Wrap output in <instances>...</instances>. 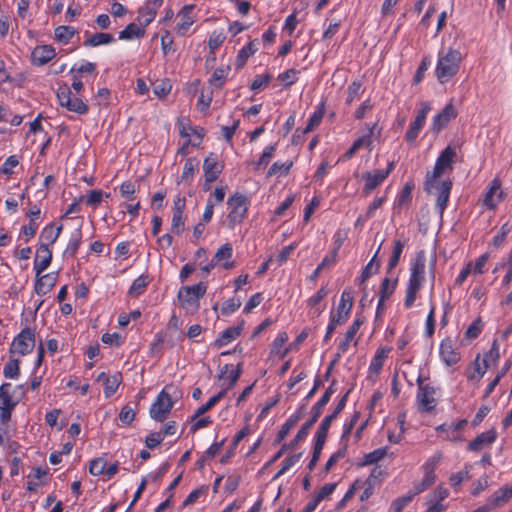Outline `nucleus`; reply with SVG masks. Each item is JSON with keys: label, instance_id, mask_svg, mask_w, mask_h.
Instances as JSON below:
<instances>
[{"label": "nucleus", "instance_id": "obj_1", "mask_svg": "<svg viewBox=\"0 0 512 512\" xmlns=\"http://www.w3.org/2000/svg\"><path fill=\"white\" fill-rule=\"evenodd\" d=\"M461 61L462 55L458 50L450 48L447 52L441 51L435 70L438 81L445 83L455 76L459 71Z\"/></svg>", "mask_w": 512, "mask_h": 512}, {"label": "nucleus", "instance_id": "obj_2", "mask_svg": "<svg viewBox=\"0 0 512 512\" xmlns=\"http://www.w3.org/2000/svg\"><path fill=\"white\" fill-rule=\"evenodd\" d=\"M456 156V151L451 146H447L438 156L434 169L428 172L424 183V190L431 193L435 181L440 178L446 171H452L453 162Z\"/></svg>", "mask_w": 512, "mask_h": 512}, {"label": "nucleus", "instance_id": "obj_3", "mask_svg": "<svg viewBox=\"0 0 512 512\" xmlns=\"http://www.w3.org/2000/svg\"><path fill=\"white\" fill-rule=\"evenodd\" d=\"M206 290L207 286L202 282L180 288L177 295L180 307L187 313H195L200 307V298L204 296Z\"/></svg>", "mask_w": 512, "mask_h": 512}, {"label": "nucleus", "instance_id": "obj_4", "mask_svg": "<svg viewBox=\"0 0 512 512\" xmlns=\"http://www.w3.org/2000/svg\"><path fill=\"white\" fill-rule=\"evenodd\" d=\"M173 407V401L166 388L157 396L156 401L150 407V416L152 419L162 422L169 415Z\"/></svg>", "mask_w": 512, "mask_h": 512}, {"label": "nucleus", "instance_id": "obj_5", "mask_svg": "<svg viewBox=\"0 0 512 512\" xmlns=\"http://www.w3.org/2000/svg\"><path fill=\"white\" fill-rule=\"evenodd\" d=\"M418 393L417 402L418 408L421 412H430L436 406V399L434 397L435 388L430 384H425L421 377L417 379Z\"/></svg>", "mask_w": 512, "mask_h": 512}, {"label": "nucleus", "instance_id": "obj_6", "mask_svg": "<svg viewBox=\"0 0 512 512\" xmlns=\"http://www.w3.org/2000/svg\"><path fill=\"white\" fill-rule=\"evenodd\" d=\"M227 205L230 209L228 219L231 225L240 223L247 213V197L236 193L229 197Z\"/></svg>", "mask_w": 512, "mask_h": 512}, {"label": "nucleus", "instance_id": "obj_7", "mask_svg": "<svg viewBox=\"0 0 512 512\" xmlns=\"http://www.w3.org/2000/svg\"><path fill=\"white\" fill-rule=\"evenodd\" d=\"M57 98L59 104L62 107L67 108L69 111L80 115L86 114L88 112V106L80 98L72 97L71 90L67 86L59 88L57 92Z\"/></svg>", "mask_w": 512, "mask_h": 512}, {"label": "nucleus", "instance_id": "obj_8", "mask_svg": "<svg viewBox=\"0 0 512 512\" xmlns=\"http://www.w3.org/2000/svg\"><path fill=\"white\" fill-rule=\"evenodd\" d=\"M35 346V334L30 328L23 329L13 340L10 352L26 355Z\"/></svg>", "mask_w": 512, "mask_h": 512}, {"label": "nucleus", "instance_id": "obj_9", "mask_svg": "<svg viewBox=\"0 0 512 512\" xmlns=\"http://www.w3.org/2000/svg\"><path fill=\"white\" fill-rule=\"evenodd\" d=\"M421 106H422V108L418 112L414 121L410 124V126L405 134L406 141L411 142V143L414 142L416 140V138L418 137L419 132L421 131V129L423 128V126L425 124L427 114L431 110L429 103L423 102L421 104Z\"/></svg>", "mask_w": 512, "mask_h": 512}, {"label": "nucleus", "instance_id": "obj_10", "mask_svg": "<svg viewBox=\"0 0 512 512\" xmlns=\"http://www.w3.org/2000/svg\"><path fill=\"white\" fill-rule=\"evenodd\" d=\"M17 393L20 396L24 394L22 385L13 387L10 383L2 384L0 386V407H15L18 403V398H15Z\"/></svg>", "mask_w": 512, "mask_h": 512}, {"label": "nucleus", "instance_id": "obj_11", "mask_svg": "<svg viewBox=\"0 0 512 512\" xmlns=\"http://www.w3.org/2000/svg\"><path fill=\"white\" fill-rule=\"evenodd\" d=\"M352 307H353L352 291L346 289L341 294L340 302H339L336 313L331 312V316L336 318V322L345 323L349 317Z\"/></svg>", "mask_w": 512, "mask_h": 512}, {"label": "nucleus", "instance_id": "obj_12", "mask_svg": "<svg viewBox=\"0 0 512 512\" xmlns=\"http://www.w3.org/2000/svg\"><path fill=\"white\" fill-rule=\"evenodd\" d=\"M433 188L437 190L438 194L436 200V208L438 209L439 214L442 215L448 204L452 182L450 180H445L441 183H437L436 180Z\"/></svg>", "mask_w": 512, "mask_h": 512}, {"label": "nucleus", "instance_id": "obj_13", "mask_svg": "<svg viewBox=\"0 0 512 512\" xmlns=\"http://www.w3.org/2000/svg\"><path fill=\"white\" fill-rule=\"evenodd\" d=\"M456 116L457 113L455 107L451 103L447 104L444 109L434 117L432 130L434 132L441 131Z\"/></svg>", "mask_w": 512, "mask_h": 512}, {"label": "nucleus", "instance_id": "obj_14", "mask_svg": "<svg viewBox=\"0 0 512 512\" xmlns=\"http://www.w3.org/2000/svg\"><path fill=\"white\" fill-rule=\"evenodd\" d=\"M55 49L51 45L36 46L31 54L32 63L43 66L55 57Z\"/></svg>", "mask_w": 512, "mask_h": 512}, {"label": "nucleus", "instance_id": "obj_15", "mask_svg": "<svg viewBox=\"0 0 512 512\" xmlns=\"http://www.w3.org/2000/svg\"><path fill=\"white\" fill-rule=\"evenodd\" d=\"M440 357L448 366H452L460 360V353L454 347L451 339H445L442 341L440 345Z\"/></svg>", "mask_w": 512, "mask_h": 512}, {"label": "nucleus", "instance_id": "obj_16", "mask_svg": "<svg viewBox=\"0 0 512 512\" xmlns=\"http://www.w3.org/2000/svg\"><path fill=\"white\" fill-rule=\"evenodd\" d=\"M52 261V252L47 248V244H40L36 259L34 261V270L36 276H39L44 270H46Z\"/></svg>", "mask_w": 512, "mask_h": 512}, {"label": "nucleus", "instance_id": "obj_17", "mask_svg": "<svg viewBox=\"0 0 512 512\" xmlns=\"http://www.w3.org/2000/svg\"><path fill=\"white\" fill-rule=\"evenodd\" d=\"M425 262L423 252H420L412 264L408 283L421 287L425 274Z\"/></svg>", "mask_w": 512, "mask_h": 512}, {"label": "nucleus", "instance_id": "obj_18", "mask_svg": "<svg viewBox=\"0 0 512 512\" xmlns=\"http://www.w3.org/2000/svg\"><path fill=\"white\" fill-rule=\"evenodd\" d=\"M244 320H241L236 326H232L227 328L219 338H217L214 342V346L217 348H222L228 345L230 342L235 340L238 336H240L243 328H244Z\"/></svg>", "mask_w": 512, "mask_h": 512}, {"label": "nucleus", "instance_id": "obj_19", "mask_svg": "<svg viewBox=\"0 0 512 512\" xmlns=\"http://www.w3.org/2000/svg\"><path fill=\"white\" fill-rule=\"evenodd\" d=\"M388 176V172H382V170H376L374 172H366L362 175L366 183L363 191L365 194H370L376 187H378Z\"/></svg>", "mask_w": 512, "mask_h": 512}, {"label": "nucleus", "instance_id": "obj_20", "mask_svg": "<svg viewBox=\"0 0 512 512\" xmlns=\"http://www.w3.org/2000/svg\"><path fill=\"white\" fill-rule=\"evenodd\" d=\"M194 7L195 6L193 4H187L183 6L182 9L180 10L179 15L181 16L182 19L181 22L177 24L176 29L177 33L181 36H184L188 29L194 23V19L191 16Z\"/></svg>", "mask_w": 512, "mask_h": 512}, {"label": "nucleus", "instance_id": "obj_21", "mask_svg": "<svg viewBox=\"0 0 512 512\" xmlns=\"http://www.w3.org/2000/svg\"><path fill=\"white\" fill-rule=\"evenodd\" d=\"M496 431L491 429L478 435L468 445L470 451H480L486 445L492 444L496 440Z\"/></svg>", "mask_w": 512, "mask_h": 512}, {"label": "nucleus", "instance_id": "obj_22", "mask_svg": "<svg viewBox=\"0 0 512 512\" xmlns=\"http://www.w3.org/2000/svg\"><path fill=\"white\" fill-rule=\"evenodd\" d=\"M56 284V278L51 274L37 276L34 290L37 295L43 296L47 294Z\"/></svg>", "mask_w": 512, "mask_h": 512}, {"label": "nucleus", "instance_id": "obj_23", "mask_svg": "<svg viewBox=\"0 0 512 512\" xmlns=\"http://www.w3.org/2000/svg\"><path fill=\"white\" fill-rule=\"evenodd\" d=\"M203 169L205 173V180L207 183L215 181L221 173V168L218 166L217 159L215 157H206L203 163Z\"/></svg>", "mask_w": 512, "mask_h": 512}, {"label": "nucleus", "instance_id": "obj_24", "mask_svg": "<svg viewBox=\"0 0 512 512\" xmlns=\"http://www.w3.org/2000/svg\"><path fill=\"white\" fill-rule=\"evenodd\" d=\"M363 322V318L359 317L355 319L352 325L348 328V330L345 333L344 339L338 345V350L340 352L345 353L348 350L350 342L353 340L355 334L357 333Z\"/></svg>", "mask_w": 512, "mask_h": 512}, {"label": "nucleus", "instance_id": "obj_25", "mask_svg": "<svg viewBox=\"0 0 512 512\" xmlns=\"http://www.w3.org/2000/svg\"><path fill=\"white\" fill-rule=\"evenodd\" d=\"M164 0H152L148 2L139 13L144 18V25H149L156 17L158 8L163 4Z\"/></svg>", "mask_w": 512, "mask_h": 512}, {"label": "nucleus", "instance_id": "obj_26", "mask_svg": "<svg viewBox=\"0 0 512 512\" xmlns=\"http://www.w3.org/2000/svg\"><path fill=\"white\" fill-rule=\"evenodd\" d=\"M500 187H501V184L498 179H494L491 182L490 188L487 191L485 198H484V204L488 208H491V209L495 208L497 203L502 199L503 193L501 191L499 192L497 199H495V194L500 190Z\"/></svg>", "mask_w": 512, "mask_h": 512}, {"label": "nucleus", "instance_id": "obj_27", "mask_svg": "<svg viewBox=\"0 0 512 512\" xmlns=\"http://www.w3.org/2000/svg\"><path fill=\"white\" fill-rule=\"evenodd\" d=\"M257 44V40H253L238 52L235 61V66L237 69H241L245 65L247 59L257 51Z\"/></svg>", "mask_w": 512, "mask_h": 512}, {"label": "nucleus", "instance_id": "obj_28", "mask_svg": "<svg viewBox=\"0 0 512 512\" xmlns=\"http://www.w3.org/2000/svg\"><path fill=\"white\" fill-rule=\"evenodd\" d=\"M61 231L62 225L55 227L53 224H50L46 226L40 235V239L42 240L41 244H47V248H49V245H52L56 242Z\"/></svg>", "mask_w": 512, "mask_h": 512}, {"label": "nucleus", "instance_id": "obj_29", "mask_svg": "<svg viewBox=\"0 0 512 512\" xmlns=\"http://www.w3.org/2000/svg\"><path fill=\"white\" fill-rule=\"evenodd\" d=\"M375 125L369 128V133L365 136H362L354 141L352 146L345 152L343 155V159L348 160L352 158L355 153L365 144L369 145L371 143V135L373 134V130Z\"/></svg>", "mask_w": 512, "mask_h": 512}, {"label": "nucleus", "instance_id": "obj_30", "mask_svg": "<svg viewBox=\"0 0 512 512\" xmlns=\"http://www.w3.org/2000/svg\"><path fill=\"white\" fill-rule=\"evenodd\" d=\"M145 35V29L135 23H130L126 28L119 32L120 40H133L142 38Z\"/></svg>", "mask_w": 512, "mask_h": 512}, {"label": "nucleus", "instance_id": "obj_31", "mask_svg": "<svg viewBox=\"0 0 512 512\" xmlns=\"http://www.w3.org/2000/svg\"><path fill=\"white\" fill-rule=\"evenodd\" d=\"M302 418V412L297 411L295 414L291 415L287 421L282 425L280 431L277 434L276 442L279 443L286 438L291 429L298 423V421Z\"/></svg>", "mask_w": 512, "mask_h": 512}, {"label": "nucleus", "instance_id": "obj_32", "mask_svg": "<svg viewBox=\"0 0 512 512\" xmlns=\"http://www.w3.org/2000/svg\"><path fill=\"white\" fill-rule=\"evenodd\" d=\"M114 36L109 33H94L88 39H86L83 43L84 46L87 47H96L104 44H109L114 41Z\"/></svg>", "mask_w": 512, "mask_h": 512}, {"label": "nucleus", "instance_id": "obj_33", "mask_svg": "<svg viewBox=\"0 0 512 512\" xmlns=\"http://www.w3.org/2000/svg\"><path fill=\"white\" fill-rule=\"evenodd\" d=\"M510 498L511 496L507 491V486H503L488 499L487 503L491 505V509L493 510L507 503Z\"/></svg>", "mask_w": 512, "mask_h": 512}, {"label": "nucleus", "instance_id": "obj_34", "mask_svg": "<svg viewBox=\"0 0 512 512\" xmlns=\"http://www.w3.org/2000/svg\"><path fill=\"white\" fill-rule=\"evenodd\" d=\"M390 349H380L377 351L376 355L373 357L371 363H370V366H369V370L375 374H378L383 365H384V361L385 359L388 357V353H389Z\"/></svg>", "mask_w": 512, "mask_h": 512}, {"label": "nucleus", "instance_id": "obj_35", "mask_svg": "<svg viewBox=\"0 0 512 512\" xmlns=\"http://www.w3.org/2000/svg\"><path fill=\"white\" fill-rule=\"evenodd\" d=\"M121 381H122L121 373H115L112 376H110L108 379H106V381L104 383V394H105L106 398L111 397L116 392Z\"/></svg>", "mask_w": 512, "mask_h": 512}, {"label": "nucleus", "instance_id": "obj_36", "mask_svg": "<svg viewBox=\"0 0 512 512\" xmlns=\"http://www.w3.org/2000/svg\"><path fill=\"white\" fill-rule=\"evenodd\" d=\"M82 234L80 229H77L71 236L68 245L64 251L65 256L74 257L81 244Z\"/></svg>", "mask_w": 512, "mask_h": 512}, {"label": "nucleus", "instance_id": "obj_37", "mask_svg": "<svg viewBox=\"0 0 512 512\" xmlns=\"http://www.w3.org/2000/svg\"><path fill=\"white\" fill-rule=\"evenodd\" d=\"M500 358L499 344L497 340H494L490 350L484 355L483 365L485 368L495 365Z\"/></svg>", "mask_w": 512, "mask_h": 512}, {"label": "nucleus", "instance_id": "obj_38", "mask_svg": "<svg viewBox=\"0 0 512 512\" xmlns=\"http://www.w3.org/2000/svg\"><path fill=\"white\" fill-rule=\"evenodd\" d=\"M379 250H380V247L377 249L375 255L372 257L370 262L363 269V271L359 277V282L361 284L364 283L366 280H368L374 273H376L378 271L380 265H379V263H377L374 267V262L376 261Z\"/></svg>", "mask_w": 512, "mask_h": 512}, {"label": "nucleus", "instance_id": "obj_39", "mask_svg": "<svg viewBox=\"0 0 512 512\" xmlns=\"http://www.w3.org/2000/svg\"><path fill=\"white\" fill-rule=\"evenodd\" d=\"M55 39L63 44H67L75 34V29L71 26H58L55 29Z\"/></svg>", "mask_w": 512, "mask_h": 512}, {"label": "nucleus", "instance_id": "obj_40", "mask_svg": "<svg viewBox=\"0 0 512 512\" xmlns=\"http://www.w3.org/2000/svg\"><path fill=\"white\" fill-rule=\"evenodd\" d=\"M229 70H230L229 66L217 68L213 72L212 77L209 80L210 84H212L216 88L222 87L226 80Z\"/></svg>", "mask_w": 512, "mask_h": 512}, {"label": "nucleus", "instance_id": "obj_41", "mask_svg": "<svg viewBox=\"0 0 512 512\" xmlns=\"http://www.w3.org/2000/svg\"><path fill=\"white\" fill-rule=\"evenodd\" d=\"M404 248V243L400 240H396L393 248L392 255L390 257L388 267H387V273H391L392 270L397 266L401 253Z\"/></svg>", "mask_w": 512, "mask_h": 512}, {"label": "nucleus", "instance_id": "obj_42", "mask_svg": "<svg viewBox=\"0 0 512 512\" xmlns=\"http://www.w3.org/2000/svg\"><path fill=\"white\" fill-rule=\"evenodd\" d=\"M3 374L5 378L17 379L20 375V367L18 359L9 360L4 367Z\"/></svg>", "mask_w": 512, "mask_h": 512}, {"label": "nucleus", "instance_id": "obj_43", "mask_svg": "<svg viewBox=\"0 0 512 512\" xmlns=\"http://www.w3.org/2000/svg\"><path fill=\"white\" fill-rule=\"evenodd\" d=\"M147 285H148L147 276L141 275L133 281V283L129 289V294L131 296L137 297L143 293V291Z\"/></svg>", "mask_w": 512, "mask_h": 512}, {"label": "nucleus", "instance_id": "obj_44", "mask_svg": "<svg viewBox=\"0 0 512 512\" xmlns=\"http://www.w3.org/2000/svg\"><path fill=\"white\" fill-rule=\"evenodd\" d=\"M387 454V448H378L364 456L362 465H371L382 460Z\"/></svg>", "mask_w": 512, "mask_h": 512}, {"label": "nucleus", "instance_id": "obj_45", "mask_svg": "<svg viewBox=\"0 0 512 512\" xmlns=\"http://www.w3.org/2000/svg\"><path fill=\"white\" fill-rule=\"evenodd\" d=\"M324 116V110L323 108H319L318 110H316L312 116L310 117L305 129L303 130V133L306 134V133H309L311 132L315 127H317L321 121H322V118Z\"/></svg>", "mask_w": 512, "mask_h": 512}, {"label": "nucleus", "instance_id": "obj_46", "mask_svg": "<svg viewBox=\"0 0 512 512\" xmlns=\"http://www.w3.org/2000/svg\"><path fill=\"white\" fill-rule=\"evenodd\" d=\"M362 84L359 81H353L347 88L346 104L350 105L355 99L359 98Z\"/></svg>", "mask_w": 512, "mask_h": 512}, {"label": "nucleus", "instance_id": "obj_47", "mask_svg": "<svg viewBox=\"0 0 512 512\" xmlns=\"http://www.w3.org/2000/svg\"><path fill=\"white\" fill-rule=\"evenodd\" d=\"M442 458V453L437 451L423 465L424 473L435 475L434 470Z\"/></svg>", "mask_w": 512, "mask_h": 512}, {"label": "nucleus", "instance_id": "obj_48", "mask_svg": "<svg viewBox=\"0 0 512 512\" xmlns=\"http://www.w3.org/2000/svg\"><path fill=\"white\" fill-rule=\"evenodd\" d=\"M415 496L416 495L412 491H410L408 494L400 498H397L392 503V509L394 510V512H401L404 509V507H406L413 500Z\"/></svg>", "mask_w": 512, "mask_h": 512}, {"label": "nucleus", "instance_id": "obj_49", "mask_svg": "<svg viewBox=\"0 0 512 512\" xmlns=\"http://www.w3.org/2000/svg\"><path fill=\"white\" fill-rule=\"evenodd\" d=\"M107 463L103 457L95 458L90 462L89 471L94 476L104 474Z\"/></svg>", "mask_w": 512, "mask_h": 512}, {"label": "nucleus", "instance_id": "obj_50", "mask_svg": "<svg viewBox=\"0 0 512 512\" xmlns=\"http://www.w3.org/2000/svg\"><path fill=\"white\" fill-rule=\"evenodd\" d=\"M313 424L311 422L306 421L301 428L298 430L294 440L289 444L290 449H294V447L304 440L306 436L308 435L310 429L312 428Z\"/></svg>", "mask_w": 512, "mask_h": 512}, {"label": "nucleus", "instance_id": "obj_51", "mask_svg": "<svg viewBox=\"0 0 512 512\" xmlns=\"http://www.w3.org/2000/svg\"><path fill=\"white\" fill-rule=\"evenodd\" d=\"M301 456H302V454L298 453V454H294V455L288 457L284 461V464L281 467V469L275 474L273 479L275 480V479L279 478L280 476L284 475L293 465H295L300 460Z\"/></svg>", "mask_w": 512, "mask_h": 512}, {"label": "nucleus", "instance_id": "obj_52", "mask_svg": "<svg viewBox=\"0 0 512 512\" xmlns=\"http://www.w3.org/2000/svg\"><path fill=\"white\" fill-rule=\"evenodd\" d=\"M291 166H292L291 161L284 162V163L274 162L271 165V167L269 168L267 176L270 177L277 173L287 174L289 172Z\"/></svg>", "mask_w": 512, "mask_h": 512}, {"label": "nucleus", "instance_id": "obj_53", "mask_svg": "<svg viewBox=\"0 0 512 512\" xmlns=\"http://www.w3.org/2000/svg\"><path fill=\"white\" fill-rule=\"evenodd\" d=\"M232 253H233L232 245L229 243H226L221 248H219L217 250V252L215 253V255L213 257V260L217 264L222 260L231 258Z\"/></svg>", "mask_w": 512, "mask_h": 512}, {"label": "nucleus", "instance_id": "obj_54", "mask_svg": "<svg viewBox=\"0 0 512 512\" xmlns=\"http://www.w3.org/2000/svg\"><path fill=\"white\" fill-rule=\"evenodd\" d=\"M396 282L391 283L389 278H384L380 286V297L381 299L389 298L395 290Z\"/></svg>", "mask_w": 512, "mask_h": 512}, {"label": "nucleus", "instance_id": "obj_55", "mask_svg": "<svg viewBox=\"0 0 512 512\" xmlns=\"http://www.w3.org/2000/svg\"><path fill=\"white\" fill-rule=\"evenodd\" d=\"M435 475H429L424 473V477L422 481L414 486V490L412 491L415 495L420 494L425 491L428 487H430L435 482Z\"/></svg>", "mask_w": 512, "mask_h": 512}, {"label": "nucleus", "instance_id": "obj_56", "mask_svg": "<svg viewBox=\"0 0 512 512\" xmlns=\"http://www.w3.org/2000/svg\"><path fill=\"white\" fill-rule=\"evenodd\" d=\"M226 37L222 31H213L209 37L208 45L213 52L222 45Z\"/></svg>", "mask_w": 512, "mask_h": 512}, {"label": "nucleus", "instance_id": "obj_57", "mask_svg": "<svg viewBox=\"0 0 512 512\" xmlns=\"http://www.w3.org/2000/svg\"><path fill=\"white\" fill-rule=\"evenodd\" d=\"M240 306L241 300L239 298H230L223 303L221 312L224 315H230L240 308Z\"/></svg>", "mask_w": 512, "mask_h": 512}, {"label": "nucleus", "instance_id": "obj_58", "mask_svg": "<svg viewBox=\"0 0 512 512\" xmlns=\"http://www.w3.org/2000/svg\"><path fill=\"white\" fill-rule=\"evenodd\" d=\"M197 165L198 161L195 158H188L184 164L181 179L183 181H188L193 176L194 169Z\"/></svg>", "mask_w": 512, "mask_h": 512}, {"label": "nucleus", "instance_id": "obj_59", "mask_svg": "<svg viewBox=\"0 0 512 512\" xmlns=\"http://www.w3.org/2000/svg\"><path fill=\"white\" fill-rule=\"evenodd\" d=\"M421 287L408 283L404 305L410 308L416 300L417 292Z\"/></svg>", "mask_w": 512, "mask_h": 512}, {"label": "nucleus", "instance_id": "obj_60", "mask_svg": "<svg viewBox=\"0 0 512 512\" xmlns=\"http://www.w3.org/2000/svg\"><path fill=\"white\" fill-rule=\"evenodd\" d=\"M346 452H347V447L344 446L343 448L339 449L338 451H336L335 453H333L330 458L328 459V461L326 462L325 464V472H328L330 471V469L342 458L345 457L346 455Z\"/></svg>", "mask_w": 512, "mask_h": 512}, {"label": "nucleus", "instance_id": "obj_61", "mask_svg": "<svg viewBox=\"0 0 512 512\" xmlns=\"http://www.w3.org/2000/svg\"><path fill=\"white\" fill-rule=\"evenodd\" d=\"M96 69V65L94 63H91V62H86V63H83L81 64L80 66H76L74 65L71 70H70V73L72 74H92Z\"/></svg>", "mask_w": 512, "mask_h": 512}, {"label": "nucleus", "instance_id": "obj_62", "mask_svg": "<svg viewBox=\"0 0 512 512\" xmlns=\"http://www.w3.org/2000/svg\"><path fill=\"white\" fill-rule=\"evenodd\" d=\"M296 247V243H292L288 246L283 247L276 256V261L278 262V264L282 265L283 263H285Z\"/></svg>", "mask_w": 512, "mask_h": 512}, {"label": "nucleus", "instance_id": "obj_63", "mask_svg": "<svg viewBox=\"0 0 512 512\" xmlns=\"http://www.w3.org/2000/svg\"><path fill=\"white\" fill-rule=\"evenodd\" d=\"M336 486L337 483H326L320 488L315 497L321 502L325 498H328L335 491Z\"/></svg>", "mask_w": 512, "mask_h": 512}, {"label": "nucleus", "instance_id": "obj_64", "mask_svg": "<svg viewBox=\"0 0 512 512\" xmlns=\"http://www.w3.org/2000/svg\"><path fill=\"white\" fill-rule=\"evenodd\" d=\"M103 198V192L101 190H91L86 196V204L92 207H96Z\"/></svg>", "mask_w": 512, "mask_h": 512}]
</instances>
